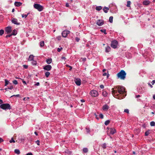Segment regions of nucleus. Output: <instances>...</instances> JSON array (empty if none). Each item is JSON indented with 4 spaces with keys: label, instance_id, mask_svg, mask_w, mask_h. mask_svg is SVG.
<instances>
[{
    "label": "nucleus",
    "instance_id": "nucleus-1",
    "mask_svg": "<svg viewBox=\"0 0 155 155\" xmlns=\"http://www.w3.org/2000/svg\"><path fill=\"white\" fill-rule=\"evenodd\" d=\"M117 90H113L112 94L114 97L118 99H121L123 98L126 95V92L124 87L122 86H119Z\"/></svg>",
    "mask_w": 155,
    "mask_h": 155
},
{
    "label": "nucleus",
    "instance_id": "nucleus-2",
    "mask_svg": "<svg viewBox=\"0 0 155 155\" xmlns=\"http://www.w3.org/2000/svg\"><path fill=\"white\" fill-rule=\"evenodd\" d=\"M126 74L125 72L123 70H122L117 74V76L118 78H120L122 80H124L126 77Z\"/></svg>",
    "mask_w": 155,
    "mask_h": 155
},
{
    "label": "nucleus",
    "instance_id": "nucleus-3",
    "mask_svg": "<svg viewBox=\"0 0 155 155\" xmlns=\"http://www.w3.org/2000/svg\"><path fill=\"white\" fill-rule=\"evenodd\" d=\"M0 108L1 109L7 110H10L11 109V107L9 104L8 103L2 104L0 105Z\"/></svg>",
    "mask_w": 155,
    "mask_h": 155
},
{
    "label": "nucleus",
    "instance_id": "nucleus-4",
    "mask_svg": "<svg viewBox=\"0 0 155 155\" xmlns=\"http://www.w3.org/2000/svg\"><path fill=\"white\" fill-rule=\"evenodd\" d=\"M33 6L35 9H37L39 12L43 11L44 9L43 7L38 4H34Z\"/></svg>",
    "mask_w": 155,
    "mask_h": 155
},
{
    "label": "nucleus",
    "instance_id": "nucleus-5",
    "mask_svg": "<svg viewBox=\"0 0 155 155\" xmlns=\"http://www.w3.org/2000/svg\"><path fill=\"white\" fill-rule=\"evenodd\" d=\"M138 92L139 94H143L145 92L146 90L145 87L143 86H139L137 88Z\"/></svg>",
    "mask_w": 155,
    "mask_h": 155
},
{
    "label": "nucleus",
    "instance_id": "nucleus-6",
    "mask_svg": "<svg viewBox=\"0 0 155 155\" xmlns=\"http://www.w3.org/2000/svg\"><path fill=\"white\" fill-rule=\"evenodd\" d=\"M118 42L117 41L114 40L112 41L111 42V46L113 48L115 49L117 48Z\"/></svg>",
    "mask_w": 155,
    "mask_h": 155
},
{
    "label": "nucleus",
    "instance_id": "nucleus-7",
    "mask_svg": "<svg viewBox=\"0 0 155 155\" xmlns=\"http://www.w3.org/2000/svg\"><path fill=\"white\" fill-rule=\"evenodd\" d=\"M51 68V66L49 64L43 66V69L44 70L48 71H50Z\"/></svg>",
    "mask_w": 155,
    "mask_h": 155
},
{
    "label": "nucleus",
    "instance_id": "nucleus-8",
    "mask_svg": "<svg viewBox=\"0 0 155 155\" xmlns=\"http://www.w3.org/2000/svg\"><path fill=\"white\" fill-rule=\"evenodd\" d=\"M70 33V31H69L66 30L62 32V35L63 37L66 38L67 36Z\"/></svg>",
    "mask_w": 155,
    "mask_h": 155
},
{
    "label": "nucleus",
    "instance_id": "nucleus-9",
    "mask_svg": "<svg viewBox=\"0 0 155 155\" xmlns=\"http://www.w3.org/2000/svg\"><path fill=\"white\" fill-rule=\"evenodd\" d=\"M91 95L94 97H97L98 95V92L96 90H92L91 91Z\"/></svg>",
    "mask_w": 155,
    "mask_h": 155
},
{
    "label": "nucleus",
    "instance_id": "nucleus-10",
    "mask_svg": "<svg viewBox=\"0 0 155 155\" xmlns=\"http://www.w3.org/2000/svg\"><path fill=\"white\" fill-rule=\"evenodd\" d=\"M108 132H110V134L111 135H113L116 132V129L114 128H108Z\"/></svg>",
    "mask_w": 155,
    "mask_h": 155
},
{
    "label": "nucleus",
    "instance_id": "nucleus-11",
    "mask_svg": "<svg viewBox=\"0 0 155 155\" xmlns=\"http://www.w3.org/2000/svg\"><path fill=\"white\" fill-rule=\"evenodd\" d=\"M109 108V106L107 104H105L102 106V109L103 111H107Z\"/></svg>",
    "mask_w": 155,
    "mask_h": 155
},
{
    "label": "nucleus",
    "instance_id": "nucleus-12",
    "mask_svg": "<svg viewBox=\"0 0 155 155\" xmlns=\"http://www.w3.org/2000/svg\"><path fill=\"white\" fill-rule=\"evenodd\" d=\"M74 82L77 86H80L81 84V80L79 78H75Z\"/></svg>",
    "mask_w": 155,
    "mask_h": 155
},
{
    "label": "nucleus",
    "instance_id": "nucleus-13",
    "mask_svg": "<svg viewBox=\"0 0 155 155\" xmlns=\"http://www.w3.org/2000/svg\"><path fill=\"white\" fill-rule=\"evenodd\" d=\"M97 24L99 26H101L104 24V21L102 20H98L97 21Z\"/></svg>",
    "mask_w": 155,
    "mask_h": 155
},
{
    "label": "nucleus",
    "instance_id": "nucleus-14",
    "mask_svg": "<svg viewBox=\"0 0 155 155\" xmlns=\"http://www.w3.org/2000/svg\"><path fill=\"white\" fill-rule=\"evenodd\" d=\"M11 28H12L10 26L6 27L5 29V32L8 34L10 33L12 31Z\"/></svg>",
    "mask_w": 155,
    "mask_h": 155
},
{
    "label": "nucleus",
    "instance_id": "nucleus-15",
    "mask_svg": "<svg viewBox=\"0 0 155 155\" xmlns=\"http://www.w3.org/2000/svg\"><path fill=\"white\" fill-rule=\"evenodd\" d=\"M12 22L15 24L19 25H20V23L18 22V20L16 19L13 18L12 20Z\"/></svg>",
    "mask_w": 155,
    "mask_h": 155
},
{
    "label": "nucleus",
    "instance_id": "nucleus-16",
    "mask_svg": "<svg viewBox=\"0 0 155 155\" xmlns=\"http://www.w3.org/2000/svg\"><path fill=\"white\" fill-rule=\"evenodd\" d=\"M110 47L109 46H107L105 48V52L106 53H108L110 51Z\"/></svg>",
    "mask_w": 155,
    "mask_h": 155
},
{
    "label": "nucleus",
    "instance_id": "nucleus-17",
    "mask_svg": "<svg viewBox=\"0 0 155 155\" xmlns=\"http://www.w3.org/2000/svg\"><path fill=\"white\" fill-rule=\"evenodd\" d=\"M150 2L148 0H145L143 2V5H148L150 4Z\"/></svg>",
    "mask_w": 155,
    "mask_h": 155
},
{
    "label": "nucleus",
    "instance_id": "nucleus-18",
    "mask_svg": "<svg viewBox=\"0 0 155 155\" xmlns=\"http://www.w3.org/2000/svg\"><path fill=\"white\" fill-rule=\"evenodd\" d=\"M22 4V3L20 2H15V5L17 7H19L21 6Z\"/></svg>",
    "mask_w": 155,
    "mask_h": 155
},
{
    "label": "nucleus",
    "instance_id": "nucleus-19",
    "mask_svg": "<svg viewBox=\"0 0 155 155\" xmlns=\"http://www.w3.org/2000/svg\"><path fill=\"white\" fill-rule=\"evenodd\" d=\"M126 57L130 59L132 58V54L130 53H127L126 54Z\"/></svg>",
    "mask_w": 155,
    "mask_h": 155
},
{
    "label": "nucleus",
    "instance_id": "nucleus-20",
    "mask_svg": "<svg viewBox=\"0 0 155 155\" xmlns=\"http://www.w3.org/2000/svg\"><path fill=\"white\" fill-rule=\"evenodd\" d=\"M34 56L33 55H29L28 58V61H31L34 60Z\"/></svg>",
    "mask_w": 155,
    "mask_h": 155
},
{
    "label": "nucleus",
    "instance_id": "nucleus-21",
    "mask_svg": "<svg viewBox=\"0 0 155 155\" xmlns=\"http://www.w3.org/2000/svg\"><path fill=\"white\" fill-rule=\"evenodd\" d=\"M103 10L105 13H107L109 10V8L108 7H104L103 8Z\"/></svg>",
    "mask_w": 155,
    "mask_h": 155
},
{
    "label": "nucleus",
    "instance_id": "nucleus-22",
    "mask_svg": "<svg viewBox=\"0 0 155 155\" xmlns=\"http://www.w3.org/2000/svg\"><path fill=\"white\" fill-rule=\"evenodd\" d=\"M46 61L47 63L48 64H49L51 63L52 61V59L51 58H48L47 59Z\"/></svg>",
    "mask_w": 155,
    "mask_h": 155
},
{
    "label": "nucleus",
    "instance_id": "nucleus-23",
    "mask_svg": "<svg viewBox=\"0 0 155 155\" xmlns=\"http://www.w3.org/2000/svg\"><path fill=\"white\" fill-rule=\"evenodd\" d=\"M31 61V63L33 65L36 66L37 65V63L36 61L33 60Z\"/></svg>",
    "mask_w": 155,
    "mask_h": 155
},
{
    "label": "nucleus",
    "instance_id": "nucleus-24",
    "mask_svg": "<svg viewBox=\"0 0 155 155\" xmlns=\"http://www.w3.org/2000/svg\"><path fill=\"white\" fill-rule=\"evenodd\" d=\"M102 9V7L101 6H97L95 8V9L97 11H100Z\"/></svg>",
    "mask_w": 155,
    "mask_h": 155
},
{
    "label": "nucleus",
    "instance_id": "nucleus-25",
    "mask_svg": "<svg viewBox=\"0 0 155 155\" xmlns=\"http://www.w3.org/2000/svg\"><path fill=\"white\" fill-rule=\"evenodd\" d=\"M25 140V138L23 137H21L18 139V142L21 143Z\"/></svg>",
    "mask_w": 155,
    "mask_h": 155
},
{
    "label": "nucleus",
    "instance_id": "nucleus-26",
    "mask_svg": "<svg viewBox=\"0 0 155 155\" xmlns=\"http://www.w3.org/2000/svg\"><path fill=\"white\" fill-rule=\"evenodd\" d=\"M17 34V31L15 29H14L12 31V35H15Z\"/></svg>",
    "mask_w": 155,
    "mask_h": 155
},
{
    "label": "nucleus",
    "instance_id": "nucleus-27",
    "mask_svg": "<svg viewBox=\"0 0 155 155\" xmlns=\"http://www.w3.org/2000/svg\"><path fill=\"white\" fill-rule=\"evenodd\" d=\"M110 120H107L105 122L104 124L105 125L107 126L110 123Z\"/></svg>",
    "mask_w": 155,
    "mask_h": 155
},
{
    "label": "nucleus",
    "instance_id": "nucleus-28",
    "mask_svg": "<svg viewBox=\"0 0 155 155\" xmlns=\"http://www.w3.org/2000/svg\"><path fill=\"white\" fill-rule=\"evenodd\" d=\"M15 153L17 154H19L20 153V150L18 149H16L15 150Z\"/></svg>",
    "mask_w": 155,
    "mask_h": 155
},
{
    "label": "nucleus",
    "instance_id": "nucleus-29",
    "mask_svg": "<svg viewBox=\"0 0 155 155\" xmlns=\"http://www.w3.org/2000/svg\"><path fill=\"white\" fill-rule=\"evenodd\" d=\"M131 4V2L130 1H127L126 6L127 7H130Z\"/></svg>",
    "mask_w": 155,
    "mask_h": 155
},
{
    "label": "nucleus",
    "instance_id": "nucleus-30",
    "mask_svg": "<svg viewBox=\"0 0 155 155\" xmlns=\"http://www.w3.org/2000/svg\"><path fill=\"white\" fill-rule=\"evenodd\" d=\"M44 42L43 41H41L40 42V45L41 47H43L44 45Z\"/></svg>",
    "mask_w": 155,
    "mask_h": 155
},
{
    "label": "nucleus",
    "instance_id": "nucleus-31",
    "mask_svg": "<svg viewBox=\"0 0 155 155\" xmlns=\"http://www.w3.org/2000/svg\"><path fill=\"white\" fill-rule=\"evenodd\" d=\"M83 151L84 153H86L88 151V149L87 148H84L83 149Z\"/></svg>",
    "mask_w": 155,
    "mask_h": 155
},
{
    "label": "nucleus",
    "instance_id": "nucleus-32",
    "mask_svg": "<svg viewBox=\"0 0 155 155\" xmlns=\"http://www.w3.org/2000/svg\"><path fill=\"white\" fill-rule=\"evenodd\" d=\"M50 74V73L49 72H48V71L46 72L45 74V76L47 78H48V76H49Z\"/></svg>",
    "mask_w": 155,
    "mask_h": 155
},
{
    "label": "nucleus",
    "instance_id": "nucleus-33",
    "mask_svg": "<svg viewBox=\"0 0 155 155\" xmlns=\"http://www.w3.org/2000/svg\"><path fill=\"white\" fill-rule=\"evenodd\" d=\"M113 16H110V17H109V22L111 23L113 22Z\"/></svg>",
    "mask_w": 155,
    "mask_h": 155
},
{
    "label": "nucleus",
    "instance_id": "nucleus-34",
    "mask_svg": "<svg viewBox=\"0 0 155 155\" xmlns=\"http://www.w3.org/2000/svg\"><path fill=\"white\" fill-rule=\"evenodd\" d=\"M100 31L104 33L105 35H106L107 34V33L106 32V30L105 29H101L100 30Z\"/></svg>",
    "mask_w": 155,
    "mask_h": 155
},
{
    "label": "nucleus",
    "instance_id": "nucleus-35",
    "mask_svg": "<svg viewBox=\"0 0 155 155\" xmlns=\"http://www.w3.org/2000/svg\"><path fill=\"white\" fill-rule=\"evenodd\" d=\"M29 14V13H28L27 14H23L22 15V18H26Z\"/></svg>",
    "mask_w": 155,
    "mask_h": 155
},
{
    "label": "nucleus",
    "instance_id": "nucleus-36",
    "mask_svg": "<svg viewBox=\"0 0 155 155\" xmlns=\"http://www.w3.org/2000/svg\"><path fill=\"white\" fill-rule=\"evenodd\" d=\"M106 144L105 143H103L102 145V147L104 149H105L106 148Z\"/></svg>",
    "mask_w": 155,
    "mask_h": 155
},
{
    "label": "nucleus",
    "instance_id": "nucleus-37",
    "mask_svg": "<svg viewBox=\"0 0 155 155\" xmlns=\"http://www.w3.org/2000/svg\"><path fill=\"white\" fill-rule=\"evenodd\" d=\"M104 97H106L107 95V94L106 91H104L102 93Z\"/></svg>",
    "mask_w": 155,
    "mask_h": 155
},
{
    "label": "nucleus",
    "instance_id": "nucleus-38",
    "mask_svg": "<svg viewBox=\"0 0 155 155\" xmlns=\"http://www.w3.org/2000/svg\"><path fill=\"white\" fill-rule=\"evenodd\" d=\"M5 86H6L9 83V82L7 79H5Z\"/></svg>",
    "mask_w": 155,
    "mask_h": 155
},
{
    "label": "nucleus",
    "instance_id": "nucleus-39",
    "mask_svg": "<svg viewBox=\"0 0 155 155\" xmlns=\"http://www.w3.org/2000/svg\"><path fill=\"white\" fill-rule=\"evenodd\" d=\"M86 130L87 133L90 134V129L89 128L86 127Z\"/></svg>",
    "mask_w": 155,
    "mask_h": 155
},
{
    "label": "nucleus",
    "instance_id": "nucleus-40",
    "mask_svg": "<svg viewBox=\"0 0 155 155\" xmlns=\"http://www.w3.org/2000/svg\"><path fill=\"white\" fill-rule=\"evenodd\" d=\"M155 123L154 122L152 121L150 123V125L151 126H154L155 125Z\"/></svg>",
    "mask_w": 155,
    "mask_h": 155
},
{
    "label": "nucleus",
    "instance_id": "nucleus-41",
    "mask_svg": "<svg viewBox=\"0 0 155 155\" xmlns=\"http://www.w3.org/2000/svg\"><path fill=\"white\" fill-rule=\"evenodd\" d=\"M4 33V31L2 29L0 30V35H2Z\"/></svg>",
    "mask_w": 155,
    "mask_h": 155
},
{
    "label": "nucleus",
    "instance_id": "nucleus-42",
    "mask_svg": "<svg viewBox=\"0 0 155 155\" xmlns=\"http://www.w3.org/2000/svg\"><path fill=\"white\" fill-rule=\"evenodd\" d=\"M66 66L67 67H69V68H70L69 70L70 71H71L72 69V68L71 66H70L68 64H66Z\"/></svg>",
    "mask_w": 155,
    "mask_h": 155
},
{
    "label": "nucleus",
    "instance_id": "nucleus-43",
    "mask_svg": "<svg viewBox=\"0 0 155 155\" xmlns=\"http://www.w3.org/2000/svg\"><path fill=\"white\" fill-rule=\"evenodd\" d=\"M9 142L10 143H15V140H14L13 138V137H12L11 140H10Z\"/></svg>",
    "mask_w": 155,
    "mask_h": 155
},
{
    "label": "nucleus",
    "instance_id": "nucleus-44",
    "mask_svg": "<svg viewBox=\"0 0 155 155\" xmlns=\"http://www.w3.org/2000/svg\"><path fill=\"white\" fill-rule=\"evenodd\" d=\"M99 117L101 118V119H103L104 118V115H103L101 113L99 115Z\"/></svg>",
    "mask_w": 155,
    "mask_h": 155
},
{
    "label": "nucleus",
    "instance_id": "nucleus-45",
    "mask_svg": "<svg viewBox=\"0 0 155 155\" xmlns=\"http://www.w3.org/2000/svg\"><path fill=\"white\" fill-rule=\"evenodd\" d=\"M109 74H107V73H104V74H103V76H107V77L108 78L109 77Z\"/></svg>",
    "mask_w": 155,
    "mask_h": 155
},
{
    "label": "nucleus",
    "instance_id": "nucleus-46",
    "mask_svg": "<svg viewBox=\"0 0 155 155\" xmlns=\"http://www.w3.org/2000/svg\"><path fill=\"white\" fill-rule=\"evenodd\" d=\"M13 83L15 85H16L18 84V81L16 80H14L13 81Z\"/></svg>",
    "mask_w": 155,
    "mask_h": 155
},
{
    "label": "nucleus",
    "instance_id": "nucleus-47",
    "mask_svg": "<svg viewBox=\"0 0 155 155\" xmlns=\"http://www.w3.org/2000/svg\"><path fill=\"white\" fill-rule=\"evenodd\" d=\"M149 134V131H146L145 133V136H147Z\"/></svg>",
    "mask_w": 155,
    "mask_h": 155
},
{
    "label": "nucleus",
    "instance_id": "nucleus-48",
    "mask_svg": "<svg viewBox=\"0 0 155 155\" xmlns=\"http://www.w3.org/2000/svg\"><path fill=\"white\" fill-rule=\"evenodd\" d=\"M142 127L143 128H145L147 127V125L145 124H143L142 125Z\"/></svg>",
    "mask_w": 155,
    "mask_h": 155
},
{
    "label": "nucleus",
    "instance_id": "nucleus-49",
    "mask_svg": "<svg viewBox=\"0 0 155 155\" xmlns=\"http://www.w3.org/2000/svg\"><path fill=\"white\" fill-rule=\"evenodd\" d=\"M35 143L37 144L38 145H40V141L39 140H37L35 141Z\"/></svg>",
    "mask_w": 155,
    "mask_h": 155
},
{
    "label": "nucleus",
    "instance_id": "nucleus-50",
    "mask_svg": "<svg viewBox=\"0 0 155 155\" xmlns=\"http://www.w3.org/2000/svg\"><path fill=\"white\" fill-rule=\"evenodd\" d=\"M124 112H126L127 114L129 113V110L128 109H125L124 110Z\"/></svg>",
    "mask_w": 155,
    "mask_h": 155
},
{
    "label": "nucleus",
    "instance_id": "nucleus-51",
    "mask_svg": "<svg viewBox=\"0 0 155 155\" xmlns=\"http://www.w3.org/2000/svg\"><path fill=\"white\" fill-rule=\"evenodd\" d=\"M75 40L77 42H79L80 39V38L78 37H76L75 38Z\"/></svg>",
    "mask_w": 155,
    "mask_h": 155
},
{
    "label": "nucleus",
    "instance_id": "nucleus-52",
    "mask_svg": "<svg viewBox=\"0 0 155 155\" xmlns=\"http://www.w3.org/2000/svg\"><path fill=\"white\" fill-rule=\"evenodd\" d=\"M13 88V87L12 85H11L9 87H8V88L10 90H12Z\"/></svg>",
    "mask_w": 155,
    "mask_h": 155
},
{
    "label": "nucleus",
    "instance_id": "nucleus-53",
    "mask_svg": "<svg viewBox=\"0 0 155 155\" xmlns=\"http://www.w3.org/2000/svg\"><path fill=\"white\" fill-rule=\"evenodd\" d=\"M62 49V48H58L57 49V51L58 52H60L61 50Z\"/></svg>",
    "mask_w": 155,
    "mask_h": 155
},
{
    "label": "nucleus",
    "instance_id": "nucleus-54",
    "mask_svg": "<svg viewBox=\"0 0 155 155\" xmlns=\"http://www.w3.org/2000/svg\"><path fill=\"white\" fill-rule=\"evenodd\" d=\"M23 68L25 69H27L28 68V66L26 65H23Z\"/></svg>",
    "mask_w": 155,
    "mask_h": 155
},
{
    "label": "nucleus",
    "instance_id": "nucleus-55",
    "mask_svg": "<svg viewBox=\"0 0 155 155\" xmlns=\"http://www.w3.org/2000/svg\"><path fill=\"white\" fill-rule=\"evenodd\" d=\"M57 38L58 40H60L61 39V36H58V37H57Z\"/></svg>",
    "mask_w": 155,
    "mask_h": 155
},
{
    "label": "nucleus",
    "instance_id": "nucleus-56",
    "mask_svg": "<svg viewBox=\"0 0 155 155\" xmlns=\"http://www.w3.org/2000/svg\"><path fill=\"white\" fill-rule=\"evenodd\" d=\"M40 85V83L39 82H37L35 84V86H38Z\"/></svg>",
    "mask_w": 155,
    "mask_h": 155
},
{
    "label": "nucleus",
    "instance_id": "nucleus-57",
    "mask_svg": "<svg viewBox=\"0 0 155 155\" xmlns=\"http://www.w3.org/2000/svg\"><path fill=\"white\" fill-rule=\"evenodd\" d=\"M12 34H10V35H8L6 36L5 37L6 38H7L8 37H10L11 36H12Z\"/></svg>",
    "mask_w": 155,
    "mask_h": 155
},
{
    "label": "nucleus",
    "instance_id": "nucleus-58",
    "mask_svg": "<svg viewBox=\"0 0 155 155\" xmlns=\"http://www.w3.org/2000/svg\"><path fill=\"white\" fill-rule=\"evenodd\" d=\"M12 96H15L16 97H20V95L19 94L14 95Z\"/></svg>",
    "mask_w": 155,
    "mask_h": 155
},
{
    "label": "nucleus",
    "instance_id": "nucleus-59",
    "mask_svg": "<svg viewBox=\"0 0 155 155\" xmlns=\"http://www.w3.org/2000/svg\"><path fill=\"white\" fill-rule=\"evenodd\" d=\"M94 115H95V118H96L98 120L99 118H98V117L97 115L96 114V113H95V114H94Z\"/></svg>",
    "mask_w": 155,
    "mask_h": 155
},
{
    "label": "nucleus",
    "instance_id": "nucleus-60",
    "mask_svg": "<svg viewBox=\"0 0 155 155\" xmlns=\"http://www.w3.org/2000/svg\"><path fill=\"white\" fill-rule=\"evenodd\" d=\"M151 83H152V85H153L154 84H155V80H153L151 82Z\"/></svg>",
    "mask_w": 155,
    "mask_h": 155
},
{
    "label": "nucleus",
    "instance_id": "nucleus-61",
    "mask_svg": "<svg viewBox=\"0 0 155 155\" xmlns=\"http://www.w3.org/2000/svg\"><path fill=\"white\" fill-rule=\"evenodd\" d=\"M100 87L101 89H103L104 87V86L103 85H100Z\"/></svg>",
    "mask_w": 155,
    "mask_h": 155
},
{
    "label": "nucleus",
    "instance_id": "nucleus-62",
    "mask_svg": "<svg viewBox=\"0 0 155 155\" xmlns=\"http://www.w3.org/2000/svg\"><path fill=\"white\" fill-rule=\"evenodd\" d=\"M148 85L151 88H152L153 87V86H152V85H151V84L150 83H148Z\"/></svg>",
    "mask_w": 155,
    "mask_h": 155
},
{
    "label": "nucleus",
    "instance_id": "nucleus-63",
    "mask_svg": "<svg viewBox=\"0 0 155 155\" xmlns=\"http://www.w3.org/2000/svg\"><path fill=\"white\" fill-rule=\"evenodd\" d=\"M66 6L67 7H68L69 6V5L68 3H67L66 4Z\"/></svg>",
    "mask_w": 155,
    "mask_h": 155
},
{
    "label": "nucleus",
    "instance_id": "nucleus-64",
    "mask_svg": "<svg viewBox=\"0 0 155 155\" xmlns=\"http://www.w3.org/2000/svg\"><path fill=\"white\" fill-rule=\"evenodd\" d=\"M26 155H33V154L31 153H27Z\"/></svg>",
    "mask_w": 155,
    "mask_h": 155
}]
</instances>
